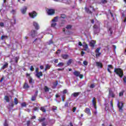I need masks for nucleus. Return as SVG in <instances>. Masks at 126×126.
Returning <instances> with one entry per match:
<instances>
[{"instance_id": "nucleus-1", "label": "nucleus", "mask_w": 126, "mask_h": 126, "mask_svg": "<svg viewBox=\"0 0 126 126\" xmlns=\"http://www.w3.org/2000/svg\"><path fill=\"white\" fill-rule=\"evenodd\" d=\"M114 72H116L117 75H119L120 77H123L124 74L123 73V71L120 68H115L114 70Z\"/></svg>"}, {"instance_id": "nucleus-2", "label": "nucleus", "mask_w": 126, "mask_h": 126, "mask_svg": "<svg viewBox=\"0 0 126 126\" xmlns=\"http://www.w3.org/2000/svg\"><path fill=\"white\" fill-rule=\"evenodd\" d=\"M117 106L118 107L119 112H123V108H124V103L123 102H120L119 100L118 101Z\"/></svg>"}, {"instance_id": "nucleus-3", "label": "nucleus", "mask_w": 126, "mask_h": 126, "mask_svg": "<svg viewBox=\"0 0 126 126\" xmlns=\"http://www.w3.org/2000/svg\"><path fill=\"white\" fill-rule=\"evenodd\" d=\"M94 30L95 34H97L100 32V26L94 25Z\"/></svg>"}, {"instance_id": "nucleus-4", "label": "nucleus", "mask_w": 126, "mask_h": 126, "mask_svg": "<svg viewBox=\"0 0 126 126\" xmlns=\"http://www.w3.org/2000/svg\"><path fill=\"white\" fill-rule=\"evenodd\" d=\"M29 15L32 18H35L37 16V13L35 11H32L29 13Z\"/></svg>"}, {"instance_id": "nucleus-5", "label": "nucleus", "mask_w": 126, "mask_h": 126, "mask_svg": "<svg viewBox=\"0 0 126 126\" xmlns=\"http://www.w3.org/2000/svg\"><path fill=\"white\" fill-rule=\"evenodd\" d=\"M47 14L48 15H53L55 14V10L53 9H48L47 10Z\"/></svg>"}, {"instance_id": "nucleus-6", "label": "nucleus", "mask_w": 126, "mask_h": 126, "mask_svg": "<svg viewBox=\"0 0 126 126\" xmlns=\"http://www.w3.org/2000/svg\"><path fill=\"white\" fill-rule=\"evenodd\" d=\"M33 25L35 28V29H36V30H39V24H38L37 22L34 21L33 22Z\"/></svg>"}, {"instance_id": "nucleus-7", "label": "nucleus", "mask_w": 126, "mask_h": 126, "mask_svg": "<svg viewBox=\"0 0 126 126\" xmlns=\"http://www.w3.org/2000/svg\"><path fill=\"white\" fill-rule=\"evenodd\" d=\"M37 95H38V91H36L35 92L34 95L32 96V99H31L32 101H35V100H36V97H37Z\"/></svg>"}, {"instance_id": "nucleus-8", "label": "nucleus", "mask_w": 126, "mask_h": 126, "mask_svg": "<svg viewBox=\"0 0 126 126\" xmlns=\"http://www.w3.org/2000/svg\"><path fill=\"white\" fill-rule=\"evenodd\" d=\"M96 44V41L95 40H91L90 43V46L92 48H94L95 47V44Z\"/></svg>"}, {"instance_id": "nucleus-9", "label": "nucleus", "mask_w": 126, "mask_h": 126, "mask_svg": "<svg viewBox=\"0 0 126 126\" xmlns=\"http://www.w3.org/2000/svg\"><path fill=\"white\" fill-rule=\"evenodd\" d=\"M27 10V7L26 6H24L21 9V11L23 14H25L26 13V11Z\"/></svg>"}, {"instance_id": "nucleus-10", "label": "nucleus", "mask_w": 126, "mask_h": 126, "mask_svg": "<svg viewBox=\"0 0 126 126\" xmlns=\"http://www.w3.org/2000/svg\"><path fill=\"white\" fill-rule=\"evenodd\" d=\"M109 95L110 97H112V98H114L115 97V94L111 90H109Z\"/></svg>"}, {"instance_id": "nucleus-11", "label": "nucleus", "mask_w": 126, "mask_h": 126, "mask_svg": "<svg viewBox=\"0 0 126 126\" xmlns=\"http://www.w3.org/2000/svg\"><path fill=\"white\" fill-rule=\"evenodd\" d=\"M93 102V105L94 108V109H96V99L95 97H94L92 100Z\"/></svg>"}, {"instance_id": "nucleus-12", "label": "nucleus", "mask_w": 126, "mask_h": 126, "mask_svg": "<svg viewBox=\"0 0 126 126\" xmlns=\"http://www.w3.org/2000/svg\"><path fill=\"white\" fill-rule=\"evenodd\" d=\"M36 76H37L38 78H40L41 76H43V73H42V72H38L36 74Z\"/></svg>"}, {"instance_id": "nucleus-13", "label": "nucleus", "mask_w": 126, "mask_h": 126, "mask_svg": "<svg viewBox=\"0 0 126 126\" xmlns=\"http://www.w3.org/2000/svg\"><path fill=\"white\" fill-rule=\"evenodd\" d=\"M83 47L84 48L85 51H87L88 50V45H87V44L85 43V42L83 43Z\"/></svg>"}, {"instance_id": "nucleus-14", "label": "nucleus", "mask_w": 126, "mask_h": 126, "mask_svg": "<svg viewBox=\"0 0 126 126\" xmlns=\"http://www.w3.org/2000/svg\"><path fill=\"white\" fill-rule=\"evenodd\" d=\"M73 74H74V75H75V76L78 77V76H79V75L80 74V72L77 71H75L73 72Z\"/></svg>"}, {"instance_id": "nucleus-15", "label": "nucleus", "mask_w": 126, "mask_h": 126, "mask_svg": "<svg viewBox=\"0 0 126 126\" xmlns=\"http://www.w3.org/2000/svg\"><path fill=\"white\" fill-rule=\"evenodd\" d=\"M31 35L32 37L34 38V37L36 36V31H32V32H31Z\"/></svg>"}, {"instance_id": "nucleus-16", "label": "nucleus", "mask_w": 126, "mask_h": 126, "mask_svg": "<svg viewBox=\"0 0 126 126\" xmlns=\"http://www.w3.org/2000/svg\"><path fill=\"white\" fill-rule=\"evenodd\" d=\"M85 112L86 114H88V115H91V112H90V109L89 108H86Z\"/></svg>"}, {"instance_id": "nucleus-17", "label": "nucleus", "mask_w": 126, "mask_h": 126, "mask_svg": "<svg viewBox=\"0 0 126 126\" xmlns=\"http://www.w3.org/2000/svg\"><path fill=\"white\" fill-rule=\"evenodd\" d=\"M80 94V92L74 93L72 94V96H73L74 97H77V96H78V95H79Z\"/></svg>"}, {"instance_id": "nucleus-18", "label": "nucleus", "mask_w": 126, "mask_h": 126, "mask_svg": "<svg viewBox=\"0 0 126 126\" xmlns=\"http://www.w3.org/2000/svg\"><path fill=\"white\" fill-rule=\"evenodd\" d=\"M59 82L58 81H56L55 82L53 83V88L55 89L57 86H58Z\"/></svg>"}, {"instance_id": "nucleus-19", "label": "nucleus", "mask_w": 126, "mask_h": 126, "mask_svg": "<svg viewBox=\"0 0 126 126\" xmlns=\"http://www.w3.org/2000/svg\"><path fill=\"white\" fill-rule=\"evenodd\" d=\"M62 58L64 60H66V59L68 58V55L63 54L62 55Z\"/></svg>"}, {"instance_id": "nucleus-20", "label": "nucleus", "mask_w": 126, "mask_h": 126, "mask_svg": "<svg viewBox=\"0 0 126 126\" xmlns=\"http://www.w3.org/2000/svg\"><path fill=\"white\" fill-rule=\"evenodd\" d=\"M50 68H51V66L49 64H46L44 70L46 71V70H48V69H50Z\"/></svg>"}, {"instance_id": "nucleus-21", "label": "nucleus", "mask_w": 126, "mask_h": 126, "mask_svg": "<svg viewBox=\"0 0 126 126\" xmlns=\"http://www.w3.org/2000/svg\"><path fill=\"white\" fill-rule=\"evenodd\" d=\"M73 61V60L72 59L69 60L67 62V65H70V64H71V63H72Z\"/></svg>"}, {"instance_id": "nucleus-22", "label": "nucleus", "mask_w": 126, "mask_h": 126, "mask_svg": "<svg viewBox=\"0 0 126 126\" xmlns=\"http://www.w3.org/2000/svg\"><path fill=\"white\" fill-rule=\"evenodd\" d=\"M24 89H28V88H29V85H28V84L27 83H25L24 85Z\"/></svg>"}, {"instance_id": "nucleus-23", "label": "nucleus", "mask_w": 126, "mask_h": 126, "mask_svg": "<svg viewBox=\"0 0 126 126\" xmlns=\"http://www.w3.org/2000/svg\"><path fill=\"white\" fill-rule=\"evenodd\" d=\"M85 10H86V12H87L88 13H92V11L90 10L89 8H88L86 7H85Z\"/></svg>"}, {"instance_id": "nucleus-24", "label": "nucleus", "mask_w": 126, "mask_h": 126, "mask_svg": "<svg viewBox=\"0 0 126 126\" xmlns=\"http://www.w3.org/2000/svg\"><path fill=\"white\" fill-rule=\"evenodd\" d=\"M4 100H5L6 102H9V97L8 96H5L4 97Z\"/></svg>"}, {"instance_id": "nucleus-25", "label": "nucleus", "mask_w": 126, "mask_h": 126, "mask_svg": "<svg viewBox=\"0 0 126 126\" xmlns=\"http://www.w3.org/2000/svg\"><path fill=\"white\" fill-rule=\"evenodd\" d=\"M96 65L99 67L102 68V63H100V62H96Z\"/></svg>"}, {"instance_id": "nucleus-26", "label": "nucleus", "mask_w": 126, "mask_h": 126, "mask_svg": "<svg viewBox=\"0 0 126 126\" xmlns=\"http://www.w3.org/2000/svg\"><path fill=\"white\" fill-rule=\"evenodd\" d=\"M10 22L12 25H13V24H15V22H16V20L15 19H14L13 20H11Z\"/></svg>"}, {"instance_id": "nucleus-27", "label": "nucleus", "mask_w": 126, "mask_h": 126, "mask_svg": "<svg viewBox=\"0 0 126 126\" xmlns=\"http://www.w3.org/2000/svg\"><path fill=\"white\" fill-rule=\"evenodd\" d=\"M58 22V17H55L53 20L52 22Z\"/></svg>"}, {"instance_id": "nucleus-28", "label": "nucleus", "mask_w": 126, "mask_h": 126, "mask_svg": "<svg viewBox=\"0 0 126 126\" xmlns=\"http://www.w3.org/2000/svg\"><path fill=\"white\" fill-rule=\"evenodd\" d=\"M44 89L45 92H49V88H48L47 86H45Z\"/></svg>"}, {"instance_id": "nucleus-29", "label": "nucleus", "mask_w": 126, "mask_h": 126, "mask_svg": "<svg viewBox=\"0 0 126 126\" xmlns=\"http://www.w3.org/2000/svg\"><path fill=\"white\" fill-rule=\"evenodd\" d=\"M29 83L30 84H32V83H33V79H32V78L30 77L29 79Z\"/></svg>"}, {"instance_id": "nucleus-30", "label": "nucleus", "mask_w": 126, "mask_h": 126, "mask_svg": "<svg viewBox=\"0 0 126 126\" xmlns=\"http://www.w3.org/2000/svg\"><path fill=\"white\" fill-rule=\"evenodd\" d=\"M56 25H57V23H56V22H52L51 27H55Z\"/></svg>"}, {"instance_id": "nucleus-31", "label": "nucleus", "mask_w": 126, "mask_h": 126, "mask_svg": "<svg viewBox=\"0 0 126 126\" xmlns=\"http://www.w3.org/2000/svg\"><path fill=\"white\" fill-rule=\"evenodd\" d=\"M40 110H41V111H42V112H46V109H45V107H41V108H40Z\"/></svg>"}, {"instance_id": "nucleus-32", "label": "nucleus", "mask_w": 126, "mask_h": 126, "mask_svg": "<svg viewBox=\"0 0 126 126\" xmlns=\"http://www.w3.org/2000/svg\"><path fill=\"white\" fill-rule=\"evenodd\" d=\"M47 125H48V122L47 121L43 122L42 123V126H47Z\"/></svg>"}, {"instance_id": "nucleus-33", "label": "nucleus", "mask_w": 126, "mask_h": 126, "mask_svg": "<svg viewBox=\"0 0 126 126\" xmlns=\"http://www.w3.org/2000/svg\"><path fill=\"white\" fill-rule=\"evenodd\" d=\"M100 50H101V47H99L98 48H97L95 50V53H99L100 52Z\"/></svg>"}, {"instance_id": "nucleus-34", "label": "nucleus", "mask_w": 126, "mask_h": 126, "mask_svg": "<svg viewBox=\"0 0 126 126\" xmlns=\"http://www.w3.org/2000/svg\"><path fill=\"white\" fill-rule=\"evenodd\" d=\"M27 106V104H26V103L25 102H23L21 103V106L22 107H26Z\"/></svg>"}, {"instance_id": "nucleus-35", "label": "nucleus", "mask_w": 126, "mask_h": 126, "mask_svg": "<svg viewBox=\"0 0 126 126\" xmlns=\"http://www.w3.org/2000/svg\"><path fill=\"white\" fill-rule=\"evenodd\" d=\"M14 103L15 105H17V104H18V100H17V99L16 98H14Z\"/></svg>"}, {"instance_id": "nucleus-36", "label": "nucleus", "mask_w": 126, "mask_h": 126, "mask_svg": "<svg viewBox=\"0 0 126 126\" xmlns=\"http://www.w3.org/2000/svg\"><path fill=\"white\" fill-rule=\"evenodd\" d=\"M100 55H101V53H100V52L96 53V55H95L96 57V58H99V57H100Z\"/></svg>"}, {"instance_id": "nucleus-37", "label": "nucleus", "mask_w": 126, "mask_h": 126, "mask_svg": "<svg viewBox=\"0 0 126 126\" xmlns=\"http://www.w3.org/2000/svg\"><path fill=\"white\" fill-rule=\"evenodd\" d=\"M57 65L58 66H63V63H60Z\"/></svg>"}, {"instance_id": "nucleus-38", "label": "nucleus", "mask_w": 126, "mask_h": 126, "mask_svg": "<svg viewBox=\"0 0 126 126\" xmlns=\"http://www.w3.org/2000/svg\"><path fill=\"white\" fill-rule=\"evenodd\" d=\"M57 109H58V108L56 106H53L52 107L53 111H57Z\"/></svg>"}, {"instance_id": "nucleus-39", "label": "nucleus", "mask_w": 126, "mask_h": 126, "mask_svg": "<svg viewBox=\"0 0 126 126\" xmlns=\"http://www.w3.org/2000/svg\"><path fill=\"white\" fill-rule=\"evenodd\" d=\"M45 119L44 118H40L39 119V122H44V121H45Z\"/></svg>"}, {"instance_id": "nucleus-40", "label": "nucleus", "mask_w": 126, "mask_h": 126, "mask_svg": "<svg viewBox=\"0 0 126 126\" xmlns=\"http://www.w3.org/2000/svg\"><path fill=\"white\" fill-rule=\"evenodd\" d=\"M119 96L120 97H121V96H124V91H122L119 93Z\"/></svg>"}, {"instance_id": "nucleus-41", "label": "nucleus", "mask_w": 126, "mask_h": 126, "mask_svg": "<svg viewBox=\"0 0 126 126\" xmlns=\"http://www.w3.org/2000/svg\"><path fill=\"white\" fill-rule=\"evenodd\" d=\"M6 66H7V64H5L2 66V68L4 69V68H6Z\"/></svg>"}, {"instance_id": "nucleus-42", "label": "nucleus", "mask_w": 126, "mask_h": 126, "mask_svg": "<svg viewBox=\"0 0 126 126\" xmlns=\"http://www.w3.org/2000/svg\"><path fill=\"white\" fill-rule=\"evenodd\" d=\"M4 38H7V36L6 35H2L1 37V39L2 40H4Z\"/></svg>"}, {"instance_id": "nucleus-43", "label": "nucleus", "mask_w": 126, "mask_h": 126, "mask_svg": "<svg viewBox=\"0 0 126 126\" xmlns=\"http://www.w3.org/2000/svg\"><path fill=\"white\" fill-rule=\"evenodd\" d=\"M11 13H12V14H15V13H16V10H12L11 11Z\"/></svg>"}, {"instance_id": "nucleus-44", "label": "nucleus", "mask_w": 126, "mask_h": 126, "mask_svg": "<svg viewBox=\"0 0 126 126\" xmlns=\"http://www.w3.org/2000/svg\"><path fill=\"white\" fill-rule=\"evenodd\" d=\"M71 29V26L70 25H68L66 27V29Z\"/></svg>"}, {"instance_id": "nucleus-45", "label": "nucleus", "mask_w": 126, "mask_h": 126, "mask_svg": "<svg viewBox=\"0 0 126 126\" xmlns=\"http://www.w3.org/2000/svg\"><path fill=\"white\" fill-rule=\"evenodd\" d=\"M51 44H53V41L52 40H49V41L48 42V45H51Z\"/></svg>"}, {"instance_id": "nucleus-46", "label": "nucleus", "mask_w": 126, "mask_h": 126, "mask_svg": "<svg viewBox=\"0 0 126 126\" xmlns=\"http://www.w3.org/2000/svg\"><path fill=\"white\" fill-rule=\"evenodd\" d=\"M63 94H66V93H67V90H64L63 91Z\"/></svg>"}, {"instance_id": "nucleus-47", "label": "nucleus", "mask_w": 126, "mask_h": 126, "mask_svg": "<svg viewBox=\"0 0 126 126\" xmlns=\"http://www.w3.org/2000/svg\"><path fill=\"white\" fill-rule=\"evenodd\" d=\"M19 58L18 57H16L15 58V63H17V62H18V60H19Z\"/></svg>"}, {"instance_id": "nucleus-48", "label": "nucleus", "mask_w": 126, "mask_h": 126, "mask_svg": "<svg viewBox=\"0 0 126 126\" xmlns=\"http://www.w3.org/2000/svg\"><path fill=\"white\" fill-rule=\"evenodd\" d=\"M83 64H84V65H87V64H88V63H87V61H84Z\"/></svg>"}, {"instance_id": "nucleus-49", "label": "nucleus", "mask_w": 126, "mask_h": 126, "mask_svg": "<svg viewBox=\"0 0 126 126\" xmlns=\"http://www.w3.org/2000/svg\"><path fill=\"white\" fill-rule=\"evenodd\" d=\"M110 105L111 106V109H113V100H111L110 101Z\"/></svg>"}, {"instance_id": "nucleus-50", "label": "nucleus", "mask_w": 126, "mask_h": 126, "mask_svg": "<svg viewBox=\"0 0 126 126\" xmlns=\"http://www.w3.org/2000/svg\"><path fill=\"white\" fill-rule=\"evenodd\" d=\"M109 32L110 34H113V31H112V29L111 28L109 29Z\"/></svg>"}, {"instance_id": "nucleus-51", "label": "nucleus", "mask_w": 126, "mask_h": 126, "mask_svg": "<svg viewBox=\"0 0 126 126\" xmlns=\"http://www.w3.org/2000/svg\"><path fill=\"white\" fill-rule=\"evenodd\" d=\"M101 2H102V3H106L107 0H101Z\"/></svg>"}, {"instance_id": "nucleus-52", "label": "nucleus", "mask_w": 126, "mask_h": 126, "mask_svg": "<svg viewBox=\"0 0 126 126\" xmlns=\"http://www.w3.org/2000/svg\"><path fill=\"white\" fill-rule=\"evenodd\" d=\"M30 70H31V71H33L34 70V67H33L32 65L31 66Z\"/></svg>"}, {"instance_id": "nucleus-53", "label": "nucleus", "mask_w": 126, "mask_h": 126, "mask_svg": "<svg viewBox=\"0 0 126 126\" xmlns=\"http://www.w3.org/2000/svg\"><path fill=\"white\" fill-rule=\"evenodd\" d=\"M0 26L1 27H3V26H4V24H3V23H0Z\"/></svg>"}, {"instance_id": "nucleus-54", "label": "nucleus", "mask_w": 126, "mask_h": 126, "mask_svg": "<svg viewBox=\"0 0 126 126\" xmlns=\"http://www.w3.org/2000/svg\"><path fill=\"white\" fill-rule=\"evenodd\" d=\"M4 126H8L7 123H6V120L5 121V123H4Z\"/></svg>"}, {"instance_id": "nucleus-55", "label": "nucleus", "mask_w": 126, "mask_h": 126, "mask_svg": "<svg viewBox=\"0 0 126 126\" xmlns=\"http://www.w3.org/2000/svg\"><path fill=\"white\" fill-rule=\"evenodd\" d=\"M54 63H59V60H58V59L55 60Z\"/></svg>"}, {"instance_id": "nucleus-56", "label": "nucleus", "mask_w": 126, "mask_h": 126, "mask_svg": "<svg viewBox=\"0 0 126 126\" xmlns=\"http://www.w3.org/2000/svg\"><path fill=\"white\" fill-rule=\"evenodd\" d=\"M61 18H65V15H64V14L62 15Z\"/></svg>"}, {"instance_id": "nucleus-57", "label": "nucleus", "mask_w": 126, "mask_h": 126, "mask_svg": "<svg viewBox=\"0 0 126 126\" xmlns=\"http://www.w3.org/2000/svg\"><path fill=\"white\" fill-rule=\"evenodd\" d=\"M79 77H80V78H83V75H82V74H80V75H79Z\"/></svg>"}, {"instance_id": "nucleus-58", "label": "nucleus", "mask_w": 126, "mask_h": 126, "mask_svg": "<svg viewBox=\"0 0 126 126\" xmlns=\"http://www.w3.org/2000/svg\"><path fill=\"white\" fill-rule=\"evenodd\" d=\"M60 53H61V50H57V51L56 52V54L58 55L59 54H60Z\"/></svg>"}, {"instance_id": "nucleus-59", "label": "nucleus", "mask_w": 126, "mask_h": 126, "mask_svg": "<svg viewBox=\"0 0 126 126\" xmlns=\"http://www.w3.org/2000/svg\"><path fill=\"white\" fill-rule=\"evenodd\" d=\"M94 87H95V86H94V84H92V85L90 86V88H94Z\"/></svg>"}, {"instance_id": "nucleus-60", "label": "nucleus", "mask_w": 126, "mask_h": 126, "mask_svg": "<svg viewBox=\"0 0 126 126\" xmlns=\"http://www.w3.org/2000/svg\"><path fill=\"white\" fill-rule=\"evenodd\" d=\"M108 68H113V66H112V65H108Z\"/></svg>"}, {"instance_id": "nucleus-61", "label": "nucleus", "mask_w": 126, "mask_h": 126, "mask_svg": "<svg viewBox=\"0 0 126 126\" xmlns=\"http://www.w3.org/2000/svg\"><path fill=\"white\" fill-rule=\"evenodd\" d=\"M84 54H85V53L84 51H82L81 52V56H82V57H83Z\"/></svg>"}, {"instance_id": "nucleus-62", "label": "nucleus", "mask_w": 126, "mask_h": 126, "mask_svg": "<svg viewBox=\"0 0 126 126\" xmlns=\"http://www.w3.org/2000/svg\"><path fill=\"white\" fill-rule=\"evenodd\" d=\"M65 107H68V103L66 102L64 105Z\"/></svg>"}, {"instance_id": "nucleus-63", "label": "nucleus", "mask_w": 126, "mask_h": 126, "mask_svg": "<svg viewBox=\"0 0 126 126\" xmlns=\"http://www.w3.org/2000/svg\"><path fill=\"white\" fill-rule=\"evenodd\" d=\"M78 45L79 46H83V45H82V43H81V42H79L78 43Z\"/></svg>"}, {"instance_id": "nucleus-64", "label": "nucleus", "mask_w": 126, "mask_h": 126, "mask_svg": "<svg viewBox=\"0 0 126 126\" xmlns=\"http://www.w3.org/2000/svg\"><path fill=\"white\" fill-rule=\"evenodd\" d=\"M123 80H124V83H126V77H125L124 78Z\"/></svg>"}]
</instances>
